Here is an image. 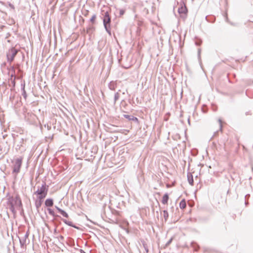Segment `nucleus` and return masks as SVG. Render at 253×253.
I'll list each match as a JSON object with an SVG mask.
<instances>
[{
    "instance_id": "obj_1",
    "label": "nucleus",
    "mask_w": 253,
    "mask_h": 253,
    "mask_svg": "<svg viewBox=\"0 0 253 253\" xmlns=\"http://www.w3.org/2000/svg\"><path fill=\"white\" fill-rule=\"evenodd\" d=\"M16 56V48L15 47H12L6 53V57L7 62L9 63L10 69L9 70L8 74L10 76V79L9 80V86L11 87L10 88L11 92L9 95V99L12 103L15 106L16 102L13 103L15 92V85L16 80V75L15 74V66L11 65L12 62L14 60Z\"/></svg>"
},
{
    "instance_id": "obj_2",
    "label": "nucleus",
    "mask_w": 253,
    "mask_h": 253,
    "mask_svg": "<svg viewBox=\"0 0 253 253\" xmlns=\"http://www.w3.org/2000/svg\"><path fill=\"white\" fill-rule=\"evenodd\" d=\"M47 194V189L45 185H42L34 193L38 200H43L46 196Z\"/></svg>"
},
{
    "instance_id": "obj_3",
    "label": "nucleus",
    "mask_w": 253,
    "mask_h": 253,
    "mask_svg": "<svg viewBox=\"0 0 253 253\" xmlns=\"http://www.w3.org/2000/svg\"><path fill=\"white\" fill-rule=\"evenodd\" d=\"M7 208L12 212L13 217L15 218L16 216V211L15 206L16 205V198L10 197L8 199L7 202Z\"/></svg>"
},
{
    "instance_id": "obj_4",
    "label": "nucleus",
    "mask_w": 253,
    "mask_h": 253,
    "mask_svg": "<svg viewBox=\"0 0 253 253\" xmlns=\"http://www.w3.org/2000/svg\"><path fill=\"white\" fill-rule=\"evenodd\" d=\"M178 11L181 18L185 19L187 17L188 10L185 4L178 8Z\"/></svg>"
},
{
    "instance_id": "obj_5",
    "label": "nucleus",
    "mask_w": 253,
    "mask_h": 253,
    "mask_svg": "<svg viewBox=\"0 0 253 253\" xmlns=\"http://www.w3.org/2000/svg\"><path fill=\"white\" fill-rule=\"evenodd\" d=\"M111 22V18L110 17L109 14L108 12H106L105 13L104 19H103V24L104 27L106 29L108 26H110V24Z\"/></svg>"
},
{
    "instance_id": "obj_6",
    "label": "nucleus",
    "mask_w": 253,
    "mask_h": 253,
    "mask_svg": "<svg viewBox=\"0 0 253 253\" xmlns=\"http://www.w3.org/2000/svg\"><path fill=\"white\" fill-rule=\"evenodd\" d=\"M169 199V196L168 194H165L162 197L161 202L163 205H168V200Z\"/></svg>"
},
{
    "instance_id": "obj_7",
    "label": "nucleus",
    "mask_w": 253,
    "mask_h": 253,
    "mask_svg": "<svg viewBox=\"0 0 253 253\" xmlns=\"http://www.w3.org/2000/svg\"><path fill=\"white\" fill-rule=\"evenodd\" d=\"M45 205L46 207H52L53 205V200L51 199H47L45 200Z\"/></svg>"
},
{
    "instance_id": "obj_8",
    "label": "nucleus",
    "mask_w": 253,
    "mask_h": 253,
    "mask_svg": "<svg viewBox=\"0 0 253 253\" xmlns=\"http://www.w3.org/2000/svg\"><path fill=\"white\" fill-rule=\"evenodd\" d=\"M186 207V203L184 199H183L179 203V207L181 209H184Z\"/></svg>"
},
{
    "instance_id": "obj_9",
    "label": "nucleus",
    "mask_w": 253,
    "mask_h": 253,
    "mask_svg": "<svg viewBox=\"0 0 253 253\" xmlns=\"http://www.w3.org/2000/svg\"><path fill=\"white\" fill-rule=\"evenodd\" d=\"M42 200H38L37 199V200L35 202V205H36L37 208H39L41 206L42 204Z\"/></svg>"
},
{
    "instance_id": "obj_10",
    "label": "nucleus",
    "mask_w": 253,
    "mask_h": 253,
    "mask_svg": "<svg viewBox=\"0 0 253 253\" xmlns=\"http://www.w3.org/2000/svg\"><path fill=\"white\" fill-rule=\"evenodd\" d=\"M57 210L58 211H59V212L64 216L65 217H67L68 216V214L65 211H64L63 210L59 209V208H57Z\"/></svg>"
},
{
    "instance_id": "obj_11",
    "label": "nucleus",
    "mask_w": 253,
    "mask_h": 253,
    "mask_svg": "<svg viewBox=\"0 0 253 253\" xmlns=\"http://www.w3.org/2000/svg\"><path fill=\"white\" fill-rule=\"evenodd\" d=\"M96 18V15L94 14L92 16L91 18L90 19V21L91 23H92V24H95Z\"/></svg>"
},
{
    "instance_id": "obj_12",
    "label": "nucleus",
    "mask_w": 253,
    "mask_h": 253,
    "mask_svg": "<svg viewBox=\"0 0 253 253\" xmlns=\"http://www.w3.org/2000/svg\"><path fill=\"white\" fill-rule=\"evenodd\" d=\"M164 216L166 220L168 218V217L169 216V214H168V212L167 211H164Z\"/></svg>"
},
{
    "instance_id": "obj_13",
    "label": "nucleus",
    "mask_w": 253,
    "mask_h": 253,
    "mask_svg": "<svg viewBox=\"0 0 253 253\" xmlns=\"http://www.w3.org/2000/svg\"><path fill=\"white\" fill-rule=\"evenodd\" d=\"M13 173H16V163L13 164V170H12Z\"/></svg>"
},
{
    "instance_id": "obj_14",
    "label": "nucleus",
    "mask_w": 253,
    "mask_h": 253,
    "mask_svg": "<svg viewBox=\"0 0 253 253\" xmlns=\"http://www.w3.org/2000/svg\"><path fill=\"white\" fill-rule=\"evenodd\" d=\"M2 148L0 146V158H2L3 156V155L2 153Z\"/></svg>"
},
{
    "instance_id": "obj_15",
    "label": "nucleus",
    "mask_w": 253,
    "mask_h": 253,
    "mask_svg": "<svg viewBox=\"0 0 253 253\" xmlns=\"http://www.w3.org/2000/svg\"><path fill=\"white\" fill-rule=\"evenodd\" d=\"M125 13V10L123 9H121L120 10V14L121 15H123Z\"/></svg>"
},
{
    "instance_id": "obj_16",
    "label": "nucleus",
    "mask_w": 253,
    "mask_h": 253,
    "mask_svg": "<svg viewBox=\"0 0 253 253\" xmlns=\"http://www.w3.org/2000/svg\"><path fill=\"white\" fill-rule=\"evenodd\" d=\"M21 164V160H17V165H18L19 167H20Z\"/></svg>"
},
{
    "instance_id": "obj_17",
    "label": "nucleus",
    "mask_w": 253,
    "mask_h": 253,
    "mask_svg": "<svg viewBox=\"0 0 253 253\" xmlns=\"http://www.w3.org/2000/svg\"><path fill=\"white\" fill-rule=\"evenodd\" d=\"M12 240L13 241H14V239H13V236L12 235ZM13 253H15V246H14V242H13Z\"/></svg>"
},
{
    "instance_id": "obj_18",
    "label": "nucleus",
    "mask_w": 253,
    "mask_h": 253,
    "mask_svg": "<svg viewBox=\"0 0 253 253\" xmlns=\"http://www.w3.org/2000/svg\"><path fill=\"white\" fill-rule=\"evenodd\" d=\"M219 123L220 126V129H222V122L221 120H219Z\"/></svg>"
},
{
    "instance_id": "obj_19",
    "label": "nucleus",
    "mask_w": 253,
    "mask_h": 253,
    "mask_svg": "<svg viewBox=\"0 0 253 253\" xmlns=\"http://www.w3.org/2000/svg\"><path fill=\"white\" fill-rule=\"evenodd\" d=\"M124 117H125L126 118H127V119H130V116H128V115H124Z\"/></svg>"
},
{
    "instance_id": "obj_20",
    "label": "nucleus",
    "mask_w": 253,
    "mask_h": 253,
    "mask_svg": "<svg viewBox=\"0 0 253 253\" xmlns=\"http://www.w3.org/2000/svg\"><path fill=\"white\" fill-rule=\"evenodd\" d=\"M11 230H12V231H13V223H11Z\"/></svg>"
},
{
    "instance_id": "obj_21",
    "label": "nucleus",
    "mask_w": 253,
    "mask_h": 253,
    "mask_svg": "<svg viewBox=\"0 0 253 253\" xmlns=\"http://www.w3.org/2000/svg\"><path fill=\"white\" fill-rule=\"evenodd\" d=\"M14 178H16V175H14Z\"/></svg>"
}]
</instances>
